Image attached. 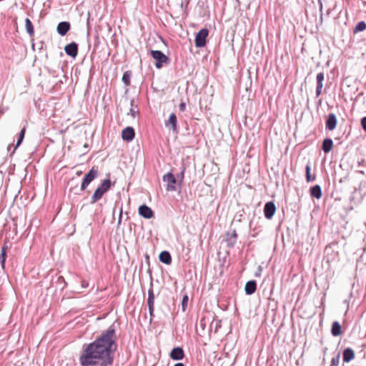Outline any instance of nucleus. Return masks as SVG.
I'll return each instance as SVG.
<instances>
[{
    "instance_id": "58836bf2",
    "label": "nucleus",
    "mask_w": 366,
    "mask_h": 366,
    "mask_svg": "<svg viewBox=\"0 0 366 366\" xmlns=\"http://www.w3.org/2000/svg\"><path fill=\"white\" fill-rule=\"evenodd\" d=\"M174 366H184V365L183 363L178 362V363H176Z\"/></svg>"
},
{
    "instance_id": "72a5a7b5",
    "label": "nucleus",
    "mask_w": 366,
    "mask_h": 366,
    "mask_svg": "<svg viewBox=\"0 0 366 366\" xmlns=\"http://www.w3.org/2000/svg\"><path fill=\"white\" fill-rule=\"evenodd\" d=\"M185 169H186L185 167L182 166L181 167L180 173L179 174H177V178L179 179L181 182L184 179V174Z\"/></svg>"
},
{
    "instance_id": "ea45409f",
    "label": "nucleus",
    "mask_w": 366,
    "mask_h": 366,
    "mask_svg": "<svg viewBox=\"0 0 366 366\" xmlns=\"http://www.w3.org/2000/svg\"><path fill=\"white\" fill-rule=\"evenodd\" d=\"M121 218H122V216L120 215L119 217V222H121Z\"/></svg>"
},
{
    "instance_id": "2f4dec72",
    "label": "nucleus",
    "mask_w": 366,
    "mask_h": 366,
    "mask_svg": "<svg viewBox=\"0 0 366 366\" xmlns=\"http://www.w3.org/2000/svg\"><path fill=\"white\" fill-rule=\"evenodd\" d=\"M323 81H317V88H316V96L319 97L322 93V89L323 87Z\"/></svg>"
},
{
    "instance_id": "cd10ccee",
    "label": "nucleus",
    "mask_w": 366,
    "mask_h": 366,
    "mask_svg": "<svg viewBox=\"0 0 366 366\" xmlns=\"http://www.w3.org/2000/svg\"><path fill=\"white\" fill-rule=\"evenodd\" d=\"M154 295L152 288H150L148 291V299H147V305H154Z\"/></svg>"
},
{
    "instance_id": "bb28decb",
    "label": "nucleus",
    "mask_w": 366,
    "mask_h": 366,
    "mask_svg": "<svg viewBox=\"0 0 366 366\" xmlns=\"http://www.w3.org/2000/svg\"><path fill=\"white\" fill-rule=\"evenodd\" d=\"M25 132H26V129L24 127L20 133H19V138L17 139V142H16V146L14 147V150L18 147H19V145L21 144L24 138V135H25Z\"/></svg>"
},
{
    "instance_id": "2eb2a0df",
    "label": "nucleus",
    "mask_w": 366,
    "mask_h": 366,
    "mask_svg": "<svg viewBox=\"0 0 366 366\" xmlns=\"http://www.w3.org/2000/svg\"><path fill=\"white\" fill-rule=\"evenodd\" d=\"M342 358L345 362H349L355 358L354 350L350 347L345 349L342 352Z\"/></svg>"
},
{
    "instance_id": "f03ea898",
    "label": "nucleus",
    "mask_w": 366,
    "mask_h": 366,
    "mask_svg": "<svg viewBox=\"0 0 366 366\" xmlns=\"http://www.w3.org/2000/svg\"><path fill=\"white\" fill-rule=\"evenodd\" d=\"M98 169L95 167H92L88 173L84 176L81 184V190L84 191L89 186V184L97 177L98 176Z\"/></svg>"
},
{
    "instance_id": "1a4fd4ad",
    "label": "nucleus",
    "mask_w": 366,
    "mask_h": 366,
    "mask_svg": "<svg viewBox=\"0 0 366 366\" xmlns=\"http://www.w3.org/2000/svg\"><path fill=\"white\" fill-rule=\"evenodd\" d=\"M139 214L145 219H151L154 216L152 209L145 204H142L139 207Z\"/></svg>"
},
{
    "instance_id": "423d86ee",
    "label": "nucleus",
    "mask_w": 366,
    "mask_h": 366,
    "mask_svg": "<svg viewBox=\"0 0 366 366\" xmlns=\"http://www.w3.org/2000/svg\"><path fill=\"white\" fill-rule=\"evenodd\" d=\"M224 240L227 243V246L229 248L234 247L237 240V234L236 230L233 229L226 233Z\"/></svg>"
},
{
    "instance_id": "f704fd0d",
    "label": "nucleus",
    "mask_w": 366,
    "mask_h": 366,
    "mask_svg": "<svg viewBox=\"0 0 366 366\" xmlns=\"http://www.w3.org/2000/svg\"><path fill=\"white\" fill-rule=\"evenodd\" d=\"M324 77H325L324 73L320 72L317 74L316 80H317V81H323Z\"/></svg>"
},
{
    "instance_id": "a878e982",
    "label": "nucleus",
    "mask_w": 366,
    "mask_h": 366,
    "mask_svg": "<svg viewBox=\"0 0 366 366\" xmlns=\"http://www.w3.org/2000/svg\"><path fill=\"white\" fill-rule=\"evenodd\" d=\"M366 29V23L363 21H360L357 24L354 29V32L362 31Z\"/></svg>"
},
{
    "instance_id": "0eeeda50",
    "label": "nucleus",
    "mask_w": 366,
    "mask_h": 366,
    "mask_svg": "<svg viewBox=\"0 0 366 366\" xmlns=\"http://www.w3.org/2000/svg\"><path fill=\"white\" fill-rule=\"evenodd\" d=\"M276 212V206L273 202H268L265 204L264 207V217L270 219L274 214Z\"/></svg>"
},
{
    "instance_id": "393cba45",
    "label": "nucleus",
    "mask_w": 366,
    "mask_h": 366,
    "mask_svg": "<svg viewBox=\"0 0 366 366\" xmlns=\"http://www.w3.org/2000/svg\"><path fill=\"white\" fill-rule=\"evenodd\" d=\"M99 189H102L105 193L110 189L111 187V181L109 179H106L103 181L102 184L98 187Z\"/></svg>"
},
{
    "instance_id": "dca6fc26",
    "label": "nucleus",
    "mask_w": 366,
    "mask_h": 366,
    "mask_svg": "<svg viewBox=\"0 0 366 366\" xmlns=\"http://www.w3.org/2000/svg\"><path fill=\"white\" fill-rule=\"evenodd\" d=\"M257 289V283L254 280L248 281L246 283L244 290L247 295H252L255 292Z\"/></svg>"
},
{
    "instance_id": "f257e3e1",
    "label": "nucleus",
    "mask_w": 366,
    "mask_h": 366,
    "mask_svg": "<svg viewBox=\"0 0 366 366\" xmlns=\"http://www.w3.org/2000/svg\"><path fill=\"white\" fill-rule=\"evenodd\" d=\"M116 350L115 329L111 325L95 341L83 345L79 363L81 366H112Z\"/></svg>"
},
{
    "instance_id": "412c9836",
    "label": "nucleus",
    "mask_w": 366,
    "mask_h": 366,
    "mask_svg": "<svg viewBox=\"0 0 366 366\" xmlns=\"http://www.w3.org/2000/svg\"><path fill=\"white\" fill-rule=\"evenodd\" d=\"M331 333L334 337H337L341 334V325L337 321L332 323Z\"/></svg>"
},
{
    "instance_id": "4468645a",
    "label": "nucleus",
    "mask_w": 366,
    "mask_h": 366,
    "mask_svg": "<svg viewBox=\"0 0 366 366\" xmlns=\"http://www.w3.org/2000/svg\"><path fill=\"white\" fill-rule=\"evenodd\" d=\"M165 126L167 127H170L173 131H177V116L174 113H172L169 115V119L165 122Z\"/></svg>"
},
{
    "instance_id": "f8f14e48",
    "label": "nucleus",
    "mask_w": 366,
    "mask_h": 366,
    "mask_svg": "<svg viewBox=\"0 0 366 366\" xmlns=\"http://www.w3.org/2000/svg\"><path fill=\"white\" fill-rule=\"evenodd\" d=\"M184 353L182 347H174L170 352V357L174 360H180L184 358Z\"/></svg>"
},
{
    "instance_id": "20e7f679",
    "label": "nucleus",
    "mask_w": 366,
    "mask_h": 366,
    "mask_svg": "<svg viewBox=\"0 0 366 366\" xmlns=\"http://www.w3.org/2000/svg\"><path fill=\"white\" fill-rule=\"evenodd\" d=\"M209 31L207 29H202L198 31L195 36L194 42L197 47H203L206 45V39Z\"/></svg>"
},
{
    "instance_id": "79ce46f5",
    "label": "nucleus",
    "mask_w": 366,
    "mask_h": 366,
    "mask_svg": "<svg viewBox=\"0 0 366 366\" xmlns=\"http://www.w3.org/2000/svg\"><path fill=\"white\" fill-rule=\"evenodd\" d=\"M121 218H122V216L120 215L119 217V222H121Z\"/></svg>"
},
{
    "instance_id": "4c0bfd02",
    "label": "nucleus",
    "mask_w": 366,
    "mask_h": 366,
    "mask_svg": "<svg viewBox=\"0 0 366 366\" xmlns=\"http://www.w3.org/2000/svg\"><path fill=\"white\" fill-rule=\"evenodd\" d=\"M149 308V312L151 315H152L154 312V305H147Z\"/></svg>"
},
{
    "instance_id": "b1692460",
    "label": "nucleus",
    "mask_w": 366,
    "mask_h": 366,
    "mask_svg": "<svg viewBox=\"0 0 366 366\" xmlns=\"http://www.w3.org/2000/svg\"><path fill=\"white\" fill-rule=\"evenodd\" d=\"M311 167L310 164H307L305 167V172H306V179L307 182H311L315 181V175H311L310 174Z\"/></svg>"
},
{
    "instance_id": "7c9ffc66",
    "label": "nucleus",
    "mask_w": 366,
    "mask_h": 366,
    "mask_svg": "<svg viewBox=\"0 0 366 366\" xmlns=\"http://www.w3.org/2000/svg\"><path fill=\"white\" fill-rule=\"evenodd\" d=\"M340 355L337 354L336 356L333 357L331 360V363L330 366H338L340 362Z\"/></svg>"
},
{
    "instance_id": "4be33fe9",
    "label": "nucleus",
    "mask_w": 366,
    "mask_h": 366,
    "mask_svg": "<svg viewBox=\"0 0 366 366\" xmlns=\"http://www.w3.org/2000/svg\"><path fill=\"white\" fill-rule=\"evenodd\" d=\"M25 27H26V32L29 34V35L31 36H33L34 35V26H33L32 22L31 21V20L29 18H26L25 19Z\"/></svg>"
},
{
    "instance_id": "37998d69",
    "label": "nucleus",
    "mask_w": 366,
    "mask_h": 366,
    "mask_svg": "<svg viewBox=\"0 0 366 366\" xmlns=\"http://www.w3.org/2000/svg\"><path fill=\"white\" fill-rule=\"evenodd\" d=\"M59 280H64V279H63V277H60L59 278Z\"/></svg>"
},
{
    "instance_id": "a19ab883",
    "label": "nucleus",
    "mask_w": 366,
    "mask_h": 366,
    "mask_svg": "<svg viewBox=\"0 0 366 366\" xmlns=\"http://www.w3.org/2000/svg\"><path fill=\"white\" fill-rule=\"evenodd\" d=\"M121 218H122V216L120 215L119 217V222H121Z\"/></svg>"
},
{
    "instance_id": "39448f33",
    "label": "nucleus",
    "mask_w": 366,
    "mask_h": 366,
    "mask_svg": "<svg viewBox=\"0 0 366 366\" xmlns=\"http://www.w3.org/2000/svg\"><path fill=\"white\" fill-rule=\"evenodd\" d=\"M151 55L155 60H157V62L155 63V66L157 68H161L162 63L166 62L168 59L167 56L162 51L159 50H152Z\"/></svg>"
},
{
    "instance_id": "473e14b6",
    "label": "nucleus",
    "mask_w": 366,
    "mask_h": 366,
    "mask_svg": "<svg viewBox=\"0 0 366 366\" xmlns=\"http://www.w3.org/2000/svg\"><path fill=\"white\" fill-rule=\"evenodd\" d=\"M187 303H188V296L184 295L182 300V307L183 311H185V310L187 307Z\"/></svg>"
},
{
    "instance_id": "c85d7f7f",
    "label": "nucleus",
    "mask_w": 366,
    "mask_h": 366,
    "mask_svg": "<svg viewBox=\"0 0 366 366\" xmlns=\"http://www.w3.org/2000/svg\"><path fill=\"white\" fill-rule=\"evenodd\" d=\"M134 99H132L131 102H130V104H131V109H129V112H128V115H131L132 117H135V116L139 114V110L138 109H135L133 107H134Z\"/></svg>"
},
{
    "instance_id": "c9c22d12",
    "label": "nucleus",
    "mask_w": 366,
    "mask_h": 366,
    "mask_svg": "<svg viewBox=\"0 0 366 366\" xmlns=\"http://www.w3.org/2000/svg\"><path fill=\"white\" fill-rule=\"evenodd\" d=\"M179 109L180 112H184L186 109V103L185 102H181L179 105Z\"/></svg>"
},
{
    "instance_id": "7ed1b4c3",
    "label": "nucleus",
    "mask_w": 366,
    "mask_h": 366,
    "mask_svg": "<svg viewBox=\"0 0 366 366\" xmlns=\"http://www.w3.org/2000/svg\"><path fill=\"white\" fill-rule=\"evenodd\" d=\"M163 181L167 183V191L174 192L176 191L175 184L177 183V178L172 172H168L163 176Z\"/></svg>"
},
{
    "instance_id": "5701e85b",
    "label": "nucleus",
    "mask_w": 366,
    "mask_h": 366,
    "mask_svg": "<svg viewBox=\"0 0 366 366\" xmlns=\"http://www.w3.org/2000/svg\"><path fill=\"white\" fill-rule=\"evenodd\" d=\"M6 249L7 247L4 246L1 248V252L0 254V263L2 268L5 267V262H6Z\"/></svg>"
},
{
    "instance_id": "e433bc0d",
    "label": "nucleus",
    "mask_w": 366,
    "mask_h": 366,
    "mask_svg": "<svg viewBox=\"0 0 366 366\" xmlns=\"http://www.w3.org/2000/svg\"><path fill=\"white\" fill-rule=\"evenodd\" d=\"M361 125H362V129L366 132V117L362 118Z\"/></svg>"
},
{
    "instance_id": "c756f323",
    "label": "nucleus",
    "mask_w": 366,
    "mask_h": 366,
    "mask_svg": "<svg viewBox=\"0 0 366 366\" xmlns=\"http://www.w3.org/2000/svg\"><path fill=\"white\" fill-rule=\"evenodd\" d=\"M130 77H131V74L129 73V71H125L123 74V76H122V81L124 82V84L127 86L129 85L130 84Z\"/></svg>"
},
{
    "instance_id": "9d476101",
    "label": "nucleus",
    "mask_w": 366,
    "mask_h": 366,
    "mask_svg": "<svg viewBox=\"0 0 366 366\" xmlns=\"http://www.w3.org/2000/svg\"><path fill=\"white\" fill-rule=\"evenodd\" d=\"M337 120L336 115L333 113L329 114L326 120V129L332 131L337 126Z\"/></svg>"
},
{
    "instance_id": "6ab92c4d",
    "label": "nucleus",
    "mask_w": 366,
    "mask_h": 366,
    "mask_svg": "<svg viewBox=\"0 0 366 366\" xmlns=\"http://www.w3.org/2000/svg\"><path fill=\"white\" fill-rule=\"evenodd\" d=\"M310 195L317 199H320L322 195L321 187L318 184L310 188Z\"/></svg>"
},
{
    "instance_id": "ddd939ff",
    "label": "nucleus",
    "mask_w": 366,
    "mask_h": 366,
    "mask_svg": "<svg viewBox=\"0 0 366 366\" xmlns=\"http://www.w3.org/2000/svg\"><path fill=\"white\" fill-rule=\"evenodd\" d=\"M57 32L61 36H65L70 29V24L68 21H61L57 25Z\"/></svg>"
},
{
    "instance_id": "f3484780",
    "label": "nucleus",
    "mask_w": 366,
    "mask_h": 366,
    "mask_svg": "<svg viewBox=\"0 0 366 366\" xmlns=\"http://www.w3.org/2000/svg\"><path fill=\"white\" fill-rule=\"evenodd\" d=\"M104 194L105 192L102 189L97 187L91 197L90 204L96 203L103 197Z\"/></svg>"
},
{
    "instance_id": "aec40b11",
    "label": "nucleus",
    "mask_w": 366,
    "mask_h": 366,
    "mask_svg": "<svg viewBox=\"0 0 366 366\" xmlns=\"http://www.w3.org/2000/svg\"><path fill=\"white\" fill-rule=\"evenodd\" d=\"M333 147V141L332 139L327 138L324 139L322 145V149L325 153H329Z\"/></svg>"
},
{
    "instance_id": "9b49d317",
    "label": "nucleus",
    "mask_w": 366,
    "mask_h": 366,
    "mask_svg": "<svg viewBox=\"0 0 366 366\" xmlns=\"http://www.w3.org/2000/svg\"><path fill=\"white\" fill-rule=\"evenodd\" d=\"M135 136L134 129L131 127H127L122 132V137L124 140L130 142Z\"/></svg>"
},
{
    "instance_id": "a211bd4d",
    "label": "nucleus",
    "mask_w": 366,
    "mask_h": 366,
    "mask_svg": "<svg viewBox=\"0 0 366 366\" xmlns=\"http://www.w3.org/2000/svg\"><path fill=\"white\" fill-rule=\"evenodd\" d=\"M159 259L160 262L166 264H170L172 262L171 254L167 251H162L159 255Z\"/></svg>"
},
{
    "instance_id": "6e6552de",
    "label": "nucleus",
    "mask_w": 366,
    "mask_h": 366,
    "mask_svg": "<svg viewBox=\"0 0 366 366\" xmlns=\"http://www.w3.org/2000/svg\"><path fill=\"white\" fill-rule=\"evenodd\" d=\"M65 53L73 58H75L78 54V44L75 42H71L64 47Z\"/></svg>"
}]
</instances>
